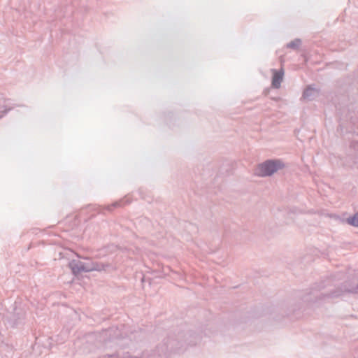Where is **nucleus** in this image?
<instances>
[{
  "mask_svg": "<svg viewBox=\"0 0 358 358\" xmlns=\"http://www.w3.org/2000/svg\"><path fill=\"white\" fill-rule=\"evenodd\" d=\"M282 165L279 161H267L258 166L256 169L255 174L259 176H270L282 168Z\"/></svg>",
  "mask_w": 358,
  "mask_h": 358,
  "instance_id": "1",
  "label": "nucleus"
},
{
  "mask_svg": "<svg viewBox=\"0 0 358 358\" xmlns=\"http://www.w3.org/2000/svg\"><path fill=\"white\" fill-rule=\"evenodd\" d=\"M348 222L351 225L358 227V213H356L352 217L349 218Z\"/></svg>",
  "mask_w": 358,
  "mask_h": 358,
  "instance_id": "3",
  "label": "nucleus"
},
{
  "mask_svg": "<svg viewBox=\"0 0 358 358\" xmlns=\"http://www.w3.org/2000/svg\"><path fill=\"white\" fill-rule=\"evenodd\" d=\"M308 92V90L306 91L305 93H304V95H306Z\"/></svg>",
  "mask_w": 358,
  "mask_h": 358,
  "instance_id": "4",
  "label": "nucleus"
},
{
  "mask_svg": "<svg viewBox=\"0 0 358 358\" xmlns=\"http://www.w3.org/2000/svg\"><path fill=\"white\" fill-rule=\"evenodd\" d=\"M282 80V73L279 71H274L273 76V79H272L273 87H274L275 88H278L280 87Z\"/></svg>",
  "mask_w": 358,
  "mask_h": 358,
  "instance_id": "2",
  "label": "nucleus"
}]
</instances>
